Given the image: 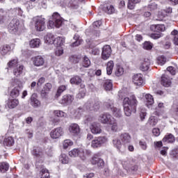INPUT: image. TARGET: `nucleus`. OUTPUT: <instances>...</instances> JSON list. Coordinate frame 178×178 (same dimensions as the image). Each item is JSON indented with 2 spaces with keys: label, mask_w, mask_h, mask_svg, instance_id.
<instances>
[{
  "label": "nucleus",
  "mask_w": 178,
  "mask_h": 178,
  "mask_svg": "<svg viewBox=\"0 0 178 178\" xmlns=\"http://www.w3.org/2000/svg\"><path fill=\"white\" fill-rule=\"evenodd\" d=\"M55 54L56 56H60V55H63V47L57 46L56 48Z\"/></svg>",
  "instance_id": "nucleus-51"
},
{
  "label": "nucleus",
  "mask_w": 178,
  "mask_h": 178,
  "mask_svg": "<svg viewBox=\"0 0 178 178\" xmlns=\"http://www.w3.org/2000/svg\"><path fill=\"white\" fill-rule=\"evenodd\" d=\"M32 62L36 67H41V66H44V64L45 63V60L42 56H37L32 58Z\"/></svg>",
  "instance_id": "nucleus-13"
},
{
  "label": "nucleus",
  "mask_w": 178,
  "mask_h": 178,
  "mask_svg": "<svg viewBox=\"0 0 178 178\" xmlns=\"http://www.w3.org/2000/svg\"><path fill=\"white\" fill-rule=\"evenodd\" d=\"M63 134H65L63 129L62 127H57L51 130L50 132V137L54 140H56L57 138H60Z\"/></svg>",
  "instance_id": "nucleus-8"
},
{
  "label": "nucleus",
  "mask_w": 178,
  "mask_h": 178,
  "mask_svg": "<svg viewBox=\"0 0 178 178\" xmlns=\"http://www.w3.org/2000/svg\"><path fill=\"white\" fill-rule=\"evenodd\" d=\"M49 94V91L45 90V89H43L41 91V97L42 98H48V95Z\"/></svg>",
  "instance_id": "nucleus-63"
},
{
  "label": "nucleus",
  "mask_w": 178,
  "mask_h": 178,
  "mask_svg": "<svg viewBox=\"0 0 178 178\" xmlns=\"http://www.w3.org/2000/svg\"><path fill=\"white\" fill-rule=\"evenodd\" d=\"M151 29L152 30H154V31H156L157 33H159L161 31H165V30L166 29L164 24L152 25Z\"/></svg>",
  "instance_id": "nucleus-32"
},
{
  "label": "nucleus",
  "mask_w": 178,
  "mask_h": 178,
  "mask_svg": "<svg viewBox=\"0 0 178 178\" xmlns=\"http://www.w3.org/2000/svg\"><path fill=\"white\" fill-rule=\"evenodd\" d=\"M108 124H110L112 131H118L119 127L118 126V122H116L115 118L113 119Z\"/></svg>",
  "instance_id": "nucleus-43"
},
{
  "label": "nucleus",
  "mask_w": 178,
  "mask_h": 178,
  "mask_svg": "<svg viewBox=\"0 0 178 178\" xmlns=\"http://www.w3.org/2000/svg\"><path fill=\"white\" fill-rule=\"evenodd\" d=\"M54 113L55 116H57V118H65L66 116L65 112L59 110L54 111Z\"/></svg>",
  "instance_id": "nucleus-52"
},
{
  "label": "nucleus",
  "mask_w": 178,
  "mask_h": 178,
  "mask_svg": "<svg viewBox=\"0 0 178 178\" xmlns=\"http://www.w3.org/2000/svg\"><path fill=\"white\" fill-rule=\"evenodd\" d=\"M111 55H112V48H111V46H104L102 52V59H103V60H108V58H111Z\"/></svg>",
  "instance_id": "nucleus-10"
},
{
  "label": "nucleus",
  "mask_w": 178,
  "mask_h": 178,
  "mask_svg": "<svg viewBox=\"0 0 178 178\" xmlns=\"http://www.w3.org/2000/svg\"><path fill=\"white\" fill-rule=\"evenodd\" d=\"M175 136L172 134H167L163 138V143H175Z\"/></svg>",
  "instance_id": "nucleus-29"
},
{
  "label": "nucleus",
  "mask_w": 178,
  "mask_h": 178,
  "mask_svg": "<svg viewBox=\"0 0 178 178\" xmlns=\"http://www.w3.org/2000/svg\"><path fill=\"white\" fill-rule=\"evenodd\" d=\"M108 143V138L105 136H99L95 138L91 142L92 148H100L104 144Z\"/></svg>",
  "instance_id": "nucleus-6"
},
{
  "label": "nucleus",
  "mask_w": 178,
  "mask_h": 178,
  "mask_svg": "<svg viewBox=\"0 0 178 178\" xmlns=\"http://www.w3.org/2000/svg\"><path fill=\"white\" fill-rule=\"evenodd\" d=\"M86 92H87L86 89L80 90L79 92L76 95V98H78V99H81V98L86 97Z\"/></svg>",
  "instance_id": "nucleus-54"
},
{
  "label": "nucleus",
  "mask_w": 178,
  "mask_h": 178,
  "mask_svg": "<svg viewBox=\"0 0 178 178\" xmlns=\"http://www.w3.org/2000/svg\"><path fill=\"white\" fill-rule=\"evenodd\" d=\"M114 66H115V63H113V60H110L107 63L106 72H107V74H108V76L112 74V72H113Z\"/></svg>",
  "instance_id": "nucleus-33"
},
{
  "label": "nucleus",
  "mask_w": 178,
  "mask_h": 178,
  "mask_svg": "<svg viewBox=\"0 0 178 178\" xmlns=\"http://www.w3.org/2000/svg\"><path fill=\"white\" fill-rule=\"evenodd\" d=\"M67 88L66 86H60L57 90V93H56V97H60V94H62V92H63V91H65Z\"/></svg>",
  "instance_id": "nucleus-55"
},
{
  "label": "nucleus",
  "mask_w": 178,
  "mask_h": 178,
  "mask_svg": "<svg viewBox=\"0 0 178 178\" xmlns=\"http://www.w3.org/2000/svg\"><path fill=\"white\" fill-rule=\"evenodd\" d=\"M54 45H56V47H62L63 44H65V38L62 37H57L54 40Z\"/></svg>",
  "instance_id": "nucleus-37"
},
{
  "label": "nucleus",
  "mask_w": 178,
  "mask_h": 178,
  "mask_svg": "<svg viewBox=\"0 0 178 178\" xmlns=\"http://www.w3.org/2000/svg\"><path fill=\"white\" fill-rule=\"evenodd\" d=\"M115 76L118 77H120V76H123L124 74V68L120 65H117L116 70H115Z\"/></svg>",
  "instance_id": "nucleus-39"
},
{
  "label": "nucleus",
  "mask_w": 178,
  "mask_h": 178,
  "mask_svg": "<svg viewBox=\"0 0 178 178\" xmlns=\"http://www.w3.org/2000/svg\"><path fill=\"white\" fill-rule=\"evenodd\" d=\"M72 145H73V141H72L70 139H66L63 143L64 149L69 148V147H72Z\"/></svg>",
  "instance_id": "nucleus-47"
},
{
  "label": "nucleus",
  "mask_w": 178,
  "mask_h": 178,
  "mask_svg": "<svg viewBox=\"0 0 178 178\" xmlns=\"http://www.w3.org/2000/svg\"><path fill=\"white\" fill-rule=\"evenodd\" d=\"M8 65L9 67H13V69H15L19 66V60L14 58L8 62Z\"/></svg>",
  "instance_id": "nucleus-41"
},
{
  "label": "nucleus",
  "mask_w": 178,
  "mask_h": 178,
  "mask_svg": "<svg viewBox=\"0 0 178 178\" xmlns=\"http://www.w3.org/2000/svg\"><path fill=\"white\" fill-rule=\"evenodd\" d=\"M55 38L54 37V35L52 33H48L44 37V42L45 44H49L50 45H52V44L55 43Z\"/></svg>",
  "instance_id": "nucleus-26"
},
{
  "label": "nucleus",
  "mask_w": 178,
  "mask_h": 178,
  "mask_svg": "<svg viewBox=\"0 0 178 178\" xmlns=\"http://www.w3.org/2000/svg\"><path fill=\"white\" fill-rule=\"evenodd\" d=\"M70 81L71 84H76V86H79V84H81L82 80L81 78H80V76H75L72 77Z\"/></svg>",
  "instance_id": "nucleus-42"
},
{
  "label": "nucleus",
  "mask_w": 178,
  "mask_h": 178,
  "mask_svg": "<svg viewBox=\"0 0 178 178\" xmlns=\"http://www.w3.org/2000/svg\"><path fill=\"white\" fill-rule=\"evenodd\" d=\"M12 51V47L9 44H3L0 47V54L1 56H6L9 55Z\"/></svg>",
  "instance_id": "nucleus-18"
},
{
  "label": "nucleus",
  "mask_w": 178,
  "mask_h": 178,
  "mask_svg": "<svg viewBox=\"0 0 178 178\" xmlns=\"http://www.w3.org/2000/svg\"><path fill=\"white\" fill-rule=\"evenodd\" d=\"M17 87H15L10 92V95L13 98H17V96L20 95L19 88H23V83L19 79H15Z\"/></svg>",
  "instance_id": "nucleus-7"
},
{
  "label": "nucleus",
  "mask_w": 178,
  "mask_h": 178,
  "mask_svg": "<svg viewBox=\"0 0 178 178\" xmlns=\"http://www.w3.org/2000/svg\"><path fill=\"white\" fill-rule=\"evenodd\" d=\"M79 149H73L70 152H69V155L72 158H76V156H79Z\"/></svg>",
  "instance_id": "nucleus-53"
},
{
  "label": "nucleus",
  "mask_w": 178,
  "mask_h": 178,
  "mask_svg": "<svg viewBox=\"0 0 178 178\" xmlns=\"http://www.w3.org/2000/svg\"><path fill=\"white\" fill-rule=\"evenodd\" d=\"M145 99L146 101V105L148 106L149 105H153L154 104V97H152V95H149V94H146L145 95Z\"/></svg>",
  "instance_id": "nucleus-38"
},
{
  "label": "nucleus",
  "mask_w": 178,
  "mask_h": 178,
  "mask_svg": "<svg viewBox=\"0 0 178 178\" xmlns=\"http://www.w3.org/2000/svg\"><path fill=\"white\" fill-rule=\"evenodd\" d=\"M113 144L115 148L120 149L122 148V140L120 139V136L114 138L113 140Z\"/></svg>",
  "instance_id": "nucleus-34"
},
{
  "label": "nucleus",
  "mask_w": 178,
  "mask_h": 178,
  "mask_svg": "<svg viewBox=\"0 0 178 178\" xmlns=\"http://www.w3.org/2000/svg\"><path fill=\"white\" fill-rule=\"evenodd\" d=\"M4 147H12L15 144V140L12 136L6 138L3 142Z\"/></svg>",
  "instance_id": "nucleus-27"
},
{
  "label": "nucleus",
  "mask_w": 178,
  "mask_h": 178,
  "mask_svg": "<svg viewBox=\"0 0 178 178\" xmlns=\"http://www.w3.org/2000/svg\"><path fill=\"white\" fill-rule=\"evenodd\" d=\"M168 74V76H170V74L175 76V74H176V70H175V68L173 67H167V72H165V74Z\"/></svg>",
  "instance_id": "nucleus-57"
},
{
  "label": "nucleus",
  "mask_w": 178,
  "mask_h": 178,
  "mask_svg": "<svg viewBox=\"0 0 178 178\" xmlns=\"http://www.w3.org/2000/svg\"><path fill=\"white\" fill-rule=\"evenodd\" d=\"M38 3L40 8L47 9V0H38Z\"/></svg>",
  "instance_id": "nucleus-59"
},
{
  "label": "nucleus",
  "mask_w": 178,
  "mask_h": 178,
  "mask_svg": "<svg viewBox=\"0 0 178 178\" xmlns=\"http://www.w3.org/2000/svg\"><path fill=\"white\" fill-rule=\"evenodd\" d=\"M17 105H19V99H13L8 100V108H10V109H13V108H16V106H17Z\"/></svg>",
  "instance_id": "nucleus-31"
},
{
  "label": "nucleus",
  "mask_w": 178,
  "mask_h": 178,
  "mask_svg": "<svg viewBox=\"0 0 178 178\" xmlns=\"http://www.w3.org/2000/svg\"><path fill=\"white\" fill-rule=\"evenodd\" d=\"M90 129L92 134H101V133H102V129H101V124H99V123H92L90 127Z\"/></svg>",
  "instance_id": "nucleus-16"
},
{
  "label": "nucleus",
  "mask_w": 178,
  "mask_h": 178,
  "mask_svg": "<svg viewBox=\"0 0 178 178\" xmlns=\"http://www.w3.org/2000/svg\"><path fill=\"white\" fill-rule=\"evenodd\" d=\"M144 49H152V44L149 42H145L143 44Z\"/></svg>",
  "instance_id": "nucleus-62"
},
{
  "label": "nucleus",
  "mask_w": 178,
  "mask_h": 178,
  "mask_svg": "<svg viewBox=\"0 0 178 178\" xmlns=\"http://www.w3.org/2000/svg\"><path fill=\"white\" fill-rule=\"evenodd\" d=\"M31 48H38L41 45V40L38 38H35L29 42Z\"/></svg>",
  "instance_id": "nucleus-28"
},
{
  "label": "nucleus",
  "mask_w": 178,
  "mask_h": 178,
  "mask_svg": "<svg viewBox=\"0 0 178 178\" xmlns=\"http://www.w3.org/2000/svg\"><path fill=\"white\" fill-rule=\"evenodd\" d=\"M101 104L99 101H88L83 106L84 111H98Z\"/></svg>",
  "instance_id": "nucleus-5"
},
{
  "label": "nucleus",
  "mask_w": 178,
  "mask_h": 178,
  "mask_svg": "<svg viewBox=\"0 0 178 178\" xmlns=\"http://www.w3.org/2000/svg\"><path fill=\"white\" fill-rule=\"evenodd\" d=\"M113 118L111 114L105 113L102 114L99 116V120H100L101 123L103 124H109L113 120Z\"/></svg>",
  "instance_id": "nucleus-12"
},
{
  "label": "nucleus",
  "mask_w": 178,
  "mask_h": 178,
  "mask_svg": "<svg viewBox=\"0 0 178 178\" xmlns=\"http://www.w3.org/2000/svg\"><path fill=\"white\" fill-rule=\"evenodd\" d=\"M172 35H174L173 42L175 45H178V31L174 30L171 32Z\"/></svg>",
  "instance_id": "nucleus-49"
},
{
  "label": "nucleus",
  "mask_w": 178,
  "mask_h": 178,
  "mask_svg": "<svg viewBox=\"0 0 178 178\" xmlns=\"http://www.w3.org/2000/svg\"><path fill=\"white\" fill-rule=\"evenodd\" d=\"M70 60L72 63H79V61L80 60V59L79 58V57H77V56H71L70 57Z\"/></svg>",
  "instance_id": "nucleus-60"
},
{
  "label": "nucleus",
  "mask_w": 178,
  "mask_h": 178,
  "mask_svg": "<svg viewBox=\"0 0 178 178\" xmlns=\"http://www.w3.org/2000/svg\"><path fill=\"white\" fill-rule=\"evenodd\" d=\"M19 21L17 19H13L8 25V31L10 34H16L19 30Z\"/></svg>",
  "instance_id": "nucleus-11"
},
{
  "label": "nucleus",
  "mask_w": 178,
  "mask_h": 178,
  "mask_svg": "<svg viewBox=\"0 0 178 178\" xmlns=\"http://www.w3.org/2000/svg\"><path fill=\"white\" fill-rule=\"evenodd\" d=\"M90 163L91 165H97V168H99L100 169H102L104 168V165H105V163L104 162V160H102L98 155L95 154L90 159Z\"/></svg>",
  "instance_id": "nucleus-9"
},
{
  "label": "nucleus",
  "mask_w": 178,
  "mask_h": 178,
  "mask_svg": "<svg viewBox=\"0 0 178 178\" xmlns=\"http://www.w3.org/2000/svg\"><path fill=\"white\" fill-rule=\"evenodd\" d=\"M9 170V164L6 162L0 163V172L5 173Z\"/></svg>",
  "instance_id": "nucleus-40"
},
{
  "label": "nucleus",
  "mask_w": 178,
  "mask_h": 178,
  "mask_svg": "<svg viewBox=\"0 0 178 178\" xmlns=\"http://www.w3.org/2000/svg\"><path fill=\"white\" fill-rule=\"evenodd\" d=\"M161 84L163 87H170L172 86V77L168 74H164L161 76Z\"/></svg>",
  "instance_id": "nucleus-14"
},
{
  "label": "nucleus",
  "mask_w": 178,
  "mask_h": 178,
  "mask_svg": "<svg viewBox=\"0 0 178 178\" xmlns=\"http://www.w3.org/2000/svg\"><path fill=\"white\" fill-rule=\"evenodd\" d=\"M151 60L149 58H143L140 60V69L142 72H147L149 69Z\"/></svg>",
  "instance_id": "nucleus-17"
},
{
  "label": "nucleus",
  "mask_w": 178,
  "mask_h": 178,
  "mask_svg": "<svg viewBox=\"0 0 178 178\" xmlns=\"http://www.w3.org/2000/svg\"><path fill=\"white\" fill-rule=\"evenodd\" d=\"M84 110L81 108H79L76 110H73L71 113V116L75 118V119H80L81 115H83V111Z\"/></svg>",
  "instance_id": "nucleus-25"
},
{
  "label": "nucleus",
  "mask_w": 178,
  "mask_h": 178,
  "mask_svg": "<svg viewBox=\"0 0 178 178\" xmlns=\"http://www.w3.org/2000/svg\"><path fill=\"white\" fill-rule=\"evenodd\" d=\"M68 130L72 136H79L80 134V126L76 123L71 124Z\"/></svg>",
  "instance_id": "nucleus-15"
},
{
  "label": "nucleus",
  "mask_w": 178,
  "mask_h": 178,
  "mask_svg": "<svg viewBox=\"0 0 178 178\" xmlns=\"http://www.w3.org/2000/svg\"><path fill=\"white\" fill-rule=\"evenodd\" d=\"M119 137L123 145H126V144H129L131 141V136L127 133L121 134Z\"/></svg>",
  "instance_id": "nucleus-19"
},
{
  "label": "nucleus",
  "mask_w": 178,
  "mask_h": 178,
  "mask_svg": "<svg viewBox=\"0 0 178 178\" xmlns=\"http://www.w3.org/2000/svg\"><path fill=\"white\" fill-rule=\"evenodd\" d=\"M82 65L83 67H88L91 65V61L90 60V58H88V57L87 56H84Z\"/></svg>",
  "instance_id": "nucleus-48"
},
{
  "label": "nucleus",
  "mask_w": 178,
  "mask_h": 178,
  "mask_svg": "<svg viewBox=\"0 0 178 178\" xmlns=\"http://www.w3.org/2000/svg\"><path fill=\"white\" fill-rule=\"evenodd\" d=\"M90 54H92V55H99V49L97 47L91 49Z\"/></svg>",
  "instance_id": "nucleus-64"
},
{
  "label": "nucleus",
  "mask_w": 178,
  "mask_h": 178,
  "mask_svg": "<svg viewBox=\"0 0 178 178\" xmlns=\"http://www.w3.org/2000/svg\"><path fill=\"white\" fill-rule=\"evenodd\" d=\"M106 12L108 15H112V13H115V7H113V6L112 5L108 6L106 7Z\"/></svg>",
  "instance_id": "nucleus-58"
},
{
  "label": "nucleus",
  "mask_w": 178,
  "mask_h": 178,
  "mask_svg": "<svg viewBox=\"0 0 178 178\" xmlns=\"http://www.w3.org/2000/svg\"><path fill=\"white\" fill-rule=\"evenodd\" d=\"M32 154L33 156H35L36 158H38V159H41V161H44V158H45L42 152H40L39 150L35 149L32 151Z\"/></svg>",
  "instance_id": "nucleus-30"
},
{
  "label": "nucleus",
  "mask_w": 178,
  "mask_h": 178,
  "mask_svg": "<svg viewBox=\"0 0 178 178\" xmlns=\"http://www.w3.org/2000/svg\"><path fill=\"white\" fill-rule=\"evenodd\" d=\"M104 106L107 108V109H110L112 111L113 115L115 116V118H120L122 116V110L120 108H115L113 106V100H108L104 103Z\"/></svg>",
  "instance_id": "nucleus-4"
},
{
  "label": "nucleus",
  "mask_w": 178,
  "mask_h": 178,
  "mask_svg": "<svg viewBox=\"0 0 178 178\" xmlns=\"http://www.w3.org/2000/svg\"><path fill=\"white\" fill-rule=\"evenodd\" d=\"M104 88L106 90V91H111V90H112V88H113L112 81L110 79L106 80L104 84Z\"/></svg>",
  "instance_id": "nucleus-36"
},
{
  "label": "nucleus",
  "mask_w": 178,
  "mask_h": 178,
  "mask_svg": "<svg viewBox=\"0 0 178 178\" xmlns=\"http://www.w3.org/2000/svg\"><path fill=\"white\" fill-rule=\"evenodd\" d=\"M122 104L126 116H131L132 113H136L138 105L136 96L131 95L129 97L124 98Z\"/></svg>",
  "instance_id": "nucleus-1"
},
{
  "label": "nucleus",
  "mask_w": 178,
  "mask_h": 178,
  "mask_svg": "<svg viewBox=\"0 0 178 178\" xmlns=\"http://www.w3.org/2000/svg\"><path fill=\"white\" fill-rule=\"evenodd\" d=\"M59 161L61 162V163L66 165L69 163V157H67L66 154H62L59 158Z\"/></svg>",
  "instance_id": "nucleus-46"
},
{
  "label": "nucleus",
  "mask_w": 178,
  "mask_h": 178,
  "mask_svg": "<svg viewBox=\"0 0 178 178\" xmlns=\"http://www.w3.org/2000/svg\"><path fill=\"white\" fill-rule=\"evenodd\" d=\"M74 40L76 41L72 44V47H79L83 42V40L79 39V35H74Z\"/></svg>",
  "instance_id": "nucleus-45"
},
{
  "label": "nucleus",
  "mask_w": 178,
  "mask_h": 178,
  "mask_svg": "<svg viewBox=\"0 0 178 178\" xmlns=\"http://www.w3.org/2000/svg\"><path fill=\"white\" fill-rule=\"evenodd\" d=\"M121 163L124 169H129L131 168L134 162L131 159L126 158L122 160Z\"/></svg>",
  "instance_id": "nucleus-23"
},
{
  "label": "nucleus",
  "mask_w": 178,
  "mask_h": 178,
  "mask_svg": "<svg viewBox=\"0 0 178 178\" xmlns=\"http://www.w3.org/2000/svg\"><path fill=\"white\" fill-rule=\"evenodd\" d=\"M133 83L136 86H143V83H144V79L143 78V74H137L134 75Z\"/></svg>",
  "instance_id": "nucleus-20"
},
{
  "label": "nucleus",
  "mask_w": 178,
  "mask_h": 178,
  "mask_svg": "<svg viewBox=\"0 0 178 178\" xmlns=\"http://www.w3.org/2000/svg\"><path fill=\"white\" fill-rule=\"evenodd\" d=\"M148 123L150 126H155L158 123V120L155 117L152 116L149 118Z\"/></svg>",
  "instance_id": "nucleus-56"
},
{
  "label": "nucleus",
  "mask_w": 178,
  "mask_h": 178,
  "mask_svg": "<svg viewBox=\"0 0 178 178\" xmlns=\"http://www.w3.org/2000/svg\"><path fill=\"white\" fill-rule=\"evenodd\" d=\"M24 69V66H23L22 65H19L18 67H16L13 70V75L15 77H20V76H22V74H23Z\"/></svg>",
  "instance_id": "nucleus-24"
},
{
  "label": "nucleus",
  "mask_w": 178,
  "mask_h": 178,
  "mask_svg": "<svg viewBox=\"0 0 178 178\" xmlns=\"http://www.w3.org/2000/svg\"><path fill=\"white\" fill-rule=\"evenodd\" d=\"M63 23V19L60 17V15L58 13H54L52 15L51 19L49 21L48 27L50 29H59L60 26H62Z\"/></svg>",
  "instance_id": "nucleus-2"
},
{
  "label": "nucleus",
  "mask_w": 178,
  "mask_h": 178,
  "mask_svg": "<svg viewBox=\"0 0 178 178\" xmlns=\"http://www.w3.org/2000/svg\"><path fill=\"white\" fill-rule=\"evenodd\" d=\"M31 105L33 106V108H38V106H41V102L38 100L36 94H33L31 97Z\"/></svg>",
  "instance_id": "nucleus-22"
},
{
  "label": "nucleus",
  "mask_w": 178,
  "mask_h": 178,
  "mask_svg": "<svg viewBox=\"0 0 178 178\" xmlns=\"http://www.w3.org/2000/svg\"><path fill=\"white\" fill-rule=\"evenodd\" d=\"M87 154H90V152L88 150L79 149L78 156L82 159V161H86L87 158Z\"/></svg>",
  "instance_id": "nucleus-35"
},
{
  "label": "nucleus",
  "mask_w": 178,
  "mask_h": 178,
  "mask_svg": "<svg viewBox=\"0 0 178 178\" xmlns=\"http://www.w3.org/2000/svg\"><path fill=\"white\" fill-rule=\"evenodd\" d=\"M41 178H49V172L47 168H42L40 172Z\"/></svg>",
  "instance_id": "nucleus-44"
},
{
  "label": "nucleus",
  "mask_w": 178,
  "mask_h": 178,
  "mask_svg": "<svg viewBox=\"0 0 178 178\" xmlns=\"http://www.w3.org/2000/svg\"><path fill=\"white\" fill-rule=\"evenodd\" d=\"M157 63L158 65H160V66H163V65L166 63V58L164 56L159 57L157 59Z\"/></svg>",
  "instance_id": "nucleus-50"
},
{
  "label": "nucleus",
  "mask_w": 178,
  "mask_h": 178,
  "mask_svg": "<svg viewBox=\"0 0 178 178\" xmlns=\"http://www.w3.org/2000/svg\"><path fill=\"white\" fill-rule=\"evenodd\" d=\"M74 99V97L70 95H65L61 99V104L63 105H70V104L73 102Z\"/></svg>",
  "instance_id": "nucleus-21"
},
{
  "label": "nucleus",
  "mask_w": 178,
  "mask_h": 178,
  "mask_svg": "<svg viewBox=\"0 0 178 178\" xmlns=\"http://www.w3.org/2000/svg\"><path fill=\"white\" fill-rule=\"evenodd\" d=\"M153 135L155 136V137H159L161 136V130L159 128H154L152 129Z\"/></svg>",
  "instance_id": "nucleus-61"
},
{
  "label": "nucleus",
  "mask_w": 178,
  "mask_h": 178,
  "mask_svg": "<svg viewBox=\"0 0 178 178\" xmlns=\"http://www.w3.org/2000/svg\"><path fill=\"white\" fill-rule=\"evenodd\" d=\"M34 26L36 31H44L45 30V18L38 16L33 17Z\"/></svg>",
  "instance_id": "nucleus-3"
}]
</instances>
